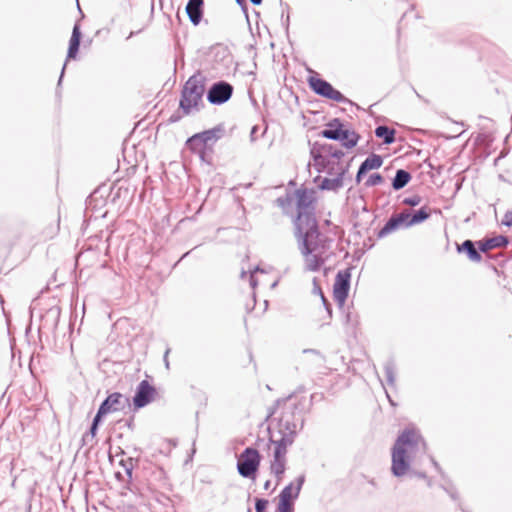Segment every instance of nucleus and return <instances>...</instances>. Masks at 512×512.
<instances>
[{"label": "nucleus", "instance_id": "b1692460", "mask_svg": "<svg viewBox=\"0 0 512 512\" xmlns=\"http://www.w3.org/2000/svg\"><path fill=\"white\" fill-rule=\"evenodd\" d=\"M375 135L383 140L384 144H392L395 141V130L385 125H380L375 129Z\"/></svg>", "mask_w": 512, "mask_h": 512}, {"label": "nucleus", "instance_id": "09e8293b", "mask_svg": "<svg viewBox=\"0 0 512 512\" xmlns=\"http://www.w3.org/2000/svg\"><path fill=\"white\" fill-rule=\"evenodd\" d=\"M270 487V481H266V483L264 484V488L267 490L269 489Z\"/></svg>", "mask_w": 512, "mask_h": 512}, {"label": "nucleus", "instance_id": "f3484780", "mask_svg": "<svg viewBox=\"0 0 512 512\" xmlns=\"http://www.w3.org/2000/svg\"><path fill=\"white\" fill-rule=\"evenodd\" d=\"M305 481V476L300 475L296 479V486L293 487V483H290L287 485L280 493L279 499L285 500V501H292V499H296L299 496V493L301 491L302 485Z\"/></svg>", "mask_w": 512, "mask_h": 512}, {"label": "nucleus", "instance_id": "603ef678", "mask_svg": "<svg viewBox=\"0 0 512 512\" xmlns=\"http://www.w3.org/2000/svg\"><path fill=\"white\" fill-rule=\"evenodd\" d=\"M277 201H278L281 205L283 204V202H282V200H281L280 198H279Z\"/></svg>", "mask_w": 512, "mask_h": 512}, {"label": "nucleus", "instance_id": "49530a36", "mask_svg": "<svg viewBox=\"0 0 512 512\" xmlns=\"http://www.w3.org/2000/svg\"><path fill=\"white\" fill-rule=\"evenodd\" d=\"M250 2L253 4V5H260L262 3V0H250Z\"/></svg>", "mask_w": 512, "mask_h": 512}, {"label": "nucleus", "instance_id": "9b49d317", "mask_svg": "<svg viewBox=\"0 0 512 512\" xmlns=\"http://www.w3.org/2000/svg\"><path fill=\"white\" fill-rule=\"evenodd\" d=\"M409 216H410L409 210H406L404 212H401L399 214L391 216L389 218V220L385 223V225L379 231L378 237L379 238L386 237L390 233H392L402 227H405V228L411 227V225L408 224Z\"/></svg>", "mask_w": 512, "mask_h": 512}, {"label": "nucleus", "instance_id": "c756f323", "mask_svg": "<svg viewBox=\"0 0 512 512\" xmlns=\"http://www.w3.org/2000/svg\"><path fill=\"white\" fill-rule=\"evenodd\" d=\"M103 416H99V414L97 413L93 419V422H92V425H91V428H90V431L89 433H87L84 437H83V440L85 441L89 436L91 438H94L95 435H96V432H97V429H98V425L101 421V418Z\"/></svg>", "mask_w": 512, "mask_h": 512}, {"label": "nucleus", "instance_id": "6ab92c4d", "mask_svg": "<svg viewBox=\"0 0 512 512\" xmlns=\"http://www.w3.org/2000/svg\"><path fill=\"white\" fill-rule=\"evenodd\" d=\"M80 39H81L80 26H79V24L76 23L73 27L72 35H71V38L69 41V48H68V53H67L68 59H72V58L76 57L78 50H79V46H80Z\"/></svg>", "mask_w": 512, "mask_h": 512}, {"label": "nucleus", "instance_id": "7ed1b4c3", "mask_svg": "<svg viewBox=\"0 0 512 512\" xmlns=\"http://www.w3.org/2000/svg\"><path fill=\"white\" fill-rule=\"evenodd\" d=\"M295 406L286 407L278 419V434L279 438L271 435V442L281 446L288 447L293 444L295 436L303 426V419L299 412H296Z\"/></svg>", "mask_w": 512, "mask_h": 512}, {"label": "nucleus", "instance_id": "9d476101", "mask_svg": "<svg viewBox=\"0 0 512 512\" xmlns=\"http://www.w3.org/2000/svg\"><path fill=\"white\" fill-rule=\"evenodd\" d=\"M350 277H351V274H350L349 270L339 271L336 275L334 287H333V295H334V299L340 305H342L345 302V300L348 296V292H349V288H350Z\"/></svg>", "mask_w": 512, "mask_h": 512}, {"label": "nucleus", "instance_id": "0eeeda50", "mask_svg": "<svg viewBox=\"0 0 512 512\" xmlns=\"http://www.w3.org/2000/svg\"><path fill=\"white\" fill-rule=\"evenodd\" d=\"M309 85L311 89L318 95L331 99L339 103H345L348 100L338 90H336L329 82L321 78L310 77Z\"/></svg>", "mask_w": 512, "mask_h": 512}, {"label": "nucleus", "instance_id": "c03bdc74", "mask_svg": "<svg viewBox=\"0 0 512 512\" xmlns=\"http://www.w3.org/2000/svg\"><path fill=\"white\" fill-rule=\"evenodd\" d=\"M429 459H430L431 463L433 464V466L436 468V470L441 472V468H440L438 462L435 461V459L432 456H429Z\"/></svg>", "mask_w": 512, "mask_h": 512}, {"label": "nucleus", "instance_id": "dca6fc26", "mask_svg": "<svg viewBox=\"0 0 512 512\" xmlns=\"http://www.w3.org/2000/svg\"><path fill=\"white\" fill-rule=\"evenodd\" d=\"M204 0H189L186 5V13L194 25H198L203 16Z\"/></svg>", "mask_w": 512, "mask_h": 512}, {"label": "nucleus", "instance_id": "37998d69", "mask_svg": "<svg viewBox=\"0 0 512 512\" xmlns=\"http://www.w3.org/2000/svg\"><path fill=\"white\" fill-rule=\"evenodd\" d=\"M125 425L130 429V430H133L134 429V420L133 418H130L128 420L125 421Z\"/></svg>", "mask_w": 512, "mask_h": 512}, {"label": "nucleus", "instance_id": "6e6552de", "mask_svg": "<svg viewBox=\"0 0 512 512\" xmlns=\"http://www.w3.org/2000/svg\"><path fill=\"white\" fill-rule=\"evenodd\" d=\"M233 93V86L225 81L214 83L207 93V99L211 104L220 105L227 102Z\"/></svg>", "mask_w": 512, "mask_h": 512}, {"label": "nucleus", "instance_id": "f704fd0d", "mask_svg": "<svg viewBox=\"0 0 512 512\" xmlns=\"http://www.w3.org/2000/svg\"><path fill=\"white\" fill-rule=\"evenodd\" d=\"M267 505L268 500L257 498L255 503L256 512H266Z\"/></svg>", "mask_w": 512, "mask_h": 512}, {"label": "nucleus", "instance_id": "c9c22d12", "mask_svg": "<svg viewBox=\"0 0 512 512\" xmlns=\"http://www.w3.org/2000/svg\"><path fill=\"white\" fill-rule=\"evenodd\" d=\"M329 155L331 158L339 160L344 156V153L340 149H333L331 146L329 147Z\"/></svg>", "mask_w": 512, "mask_h": 512}, {"label": "nucleus", "instance_id": "ddd939ff", "mask_svg": "<svg viewBox=\"0 0 512 512\" xmlns=\"http://www.w3.org/2000/svg\"><path fill=\"white\" fill-rule=\"evenodd\" d=\"M273 461L271 463V472L277 477L278 481L282 479V476L286 468V453L287 448L278 444H274Z\"/></svg>", "mask_w": 512, "mask_h": 512}, {"label": "nucleus", "instance_id": "473e14b6", "mask_svg": "<svg viewBox=\"0 0 512 512\" xmlns=\"http://www.w3.org/2000/svg\"><path fill=\"white\" fill-rule=\"evenodd\" d=\"M421 203V197L419 195H413L411 197H407L403 200V204L408 206H417Z\"/></svg>", "mask_w": 512, "mask_h": 512}, {"label": "nucleus", "instance_id": "4468645a", "mask_svg": "<svg viewBox=\"0 0 512 512\" xmlns=\"http://www.w3.org/2000/svg\"><path fill=\"white\" fill-rule=\"evenodd\" d=\"M347 166L339 165L337 168L336 176L333 178H324L319 185L322 190L337 191L343 187V177L347 172Z\"/></svg>", "mask_w": 512, "mask_h": 512}, {"label": "nucleus", "instance_id": "2eb2a0df", "mask_svg": "<svg viewBox=\"0 0 512 512\" xmlns=\"http://www.w3.org/2000/svg\"><path fill=\"white\" fill-rule=\"evenodd\" d=\"M383 159L380 155L371 154L367 157L362 164L360 165L357 175L356 181L359 183L361 181L362 176L367 173L369 170L378 169L382 166Z\"/></svg>", "mask_w": 512, "mask_h": 512}, {"label": "nucleus", "instance_id": "864d4df0", "mask_svg": "<svg viewBox=\"0 0 512 512\" xmlns=\"http://www.w3.org/2000/svg\"><path fill=\"white\" fill-rule=\"evenodd\" d=\"M387 398H390V395L387 394ZM389 401L393 404V402L391 401V399H389Z\"/></svg>", "mask_w": 512, "mask_h": 512}, {"label": "nucleus", "instance_id": "a18cd8bd", "mask_svg": "<svg viewBox=\"0 0 512 512\" xmlns=\"http://www.w3.org/2000/svg\"><path fill=\"white\" fill-rule=\"evenodd\" d=\"M257 130H258L257 126H253L252 129H251L250 137H251L252 141L255 140V135H256Z\"/></svg>", "mask_w": 512, "mask_h": 512}, {"label": "nucleus", "instance_id": "7c9ffc66", "mask_svg": "<svg viewBox=\"0 0 512 512\" xmlns=\"http://www.w3.org/2000/svg\"><path fill=\"white\" fill-rule=\"evenodd\" d=\"M383 181H384V179L380 174L374 173V174H371L369 176V178L366 180L365 186L373 187V186L381 184Z\"/></svg>", "mask_w": 512, "mask_h": 512}, {"label": "nucleus", "instance_id": "cd10ccee", "mask_svg": "<svg viewBox=\"0 0 512 512\" xmlns=\"http://www.w3.org/2000/svg\"><path fill=\"white\" fill-rule=\"evenodd\" d=\"M187 145L190 149L195 151H202L205 148V144L202 141L199 133L193 135L187 140Z\"/></svg>", "mask_w": 512, "mask_h": 512}, {"label": "nucleus", "instance_id": "a878e982", "mask_svg": "<svg viewBox=\"0 0 512 512\" xmlns=\"http://www.w3.org/2000/svg\"><path fill=\"white\" fill-rule=\"evenodd\" d=\"M384 372L389 386L394 387L396 382L395 365L392 361H388L384 365Z\"/></svg>", "mask_w": 512, "mask_h": 512}, {"label": "nucleus", "instance_id": "8fccbe9b", "mask_svg": "<svg viewBox=\"0 0 512 512\" xmlns=\"http://www.w3.org/2000/svg\"><path fill=\"white\" fill-rule=\"evenodd\" d=\"M65 66H66V65H64V66H63V68H62V72H61V76H60V79H59V83L61 82V79H62L63 73H64V71H65Z\"/></svg>", "mask_w": 512, "mask_h": 512}, {"label": "nucleus", "instance_id": "79ce46f5", "mask_svg": "<svg viewBox=\"0 0 512 512\" xmlns=\"http://www.w3.org/2000/svg\"><path fill=\"white\" fill-rule=\"evenodd\" d=\"M169 353H170V348H167L165 353H164V357H163V360H164V363H165V367L167 369H169V360H168Z\"/></svg>", "mask_w": 512, "mask_h": 512}, {"label": "nucleus", "instance_id": "a211bd4d", "mask_svg": "<svg viewBox=\"0 0 512 512\" xmlns=\"http://www.w3.org/2000/svg\"><path fill=\"white\" fill-rule=\"evenodd\" d=\"M343 129V124L338 119H334L327 124V128L321 132V135L324 138L339 141Z\"/></svg>", "mask_w": 512, "mask_h": 512}, {"label": "nucleus", "instance_id": "20e7f679", "mask_svg": "<svg viewBox=\"0 0 512 512\" xmlns=\"http://www.w3.org/2000/svg\"><path fill=\"white\" fill-rule=\"evenodd\" d=\"M204 92L205 78L198 72L186 81L182 89L179 107L183 114L189 115L200 110Z\"/></svg>", "mask_w": 512, "mask_h": 512}, {"label": "nucleus", "instance_id": "de8ad7c7", "mask_svg": "<svg viewBox=\"0 0 512 512\" xmlns=\"http://www.w3.org/2000/svg\"><path fill=\"white\" fill-rule=\"evenodd\" d=\"M247 275H248V273H247L246 271L242 270V272H241V278H242V279H244V278H246V277H247Z\"/></svg>", "mask_w": 512, "mask_h": 512}, {"label": "nucleus", "instance_id": "ea45409f", "mask_svg": "<svg viewBox=\"0 0 512 512\" xmlns=\"http://www.w3.org/2000/svg\"><path fill=\"white\" fill-rule=\"evenodd\" d=\"M316 290H317V292L320 294L321 299H322V302H323L324 306L326 307V309H327V311H328L329 315H331V310L329 309V303H328V302H327V300L324 298V296H323V294H322V292H321L320 288H317Z\"/></svg>", "mask_w": 512, "mask_h": 512}, {"label": "nucleus", "instance_id": "58836bf2", "mask_svg": "<svg viewBox=\"0 0 512 512\" xmlns=\"http://www.w3.org/2000/svg\"><path fill=\"white\" fill-rule=\"evenodd\" d=\"M446 492L450 495L453 500L457 499V491L453 486L445 487Z\"/></svg>", "mask_w": 512, "mask_h": 512}, {"label": "nucleus", "instance_id": "4be33fe9", "mask_svg": "<svg viewBox=\"0 0 512 512\" xmlns=\"http://www.w3.org/2000/svg\"><path fill=\"white\" fill-rule=\"evenodd\" d=\"M340 137L341 139H339V141L341 142L342 146L347 149L355 147L359 140V135L355 131L348 129H343Z\"/></svg>", "mask_w": 512, "mask_h": 512}, {"label": "nucleus", "instance_id": "e433bc0d", "mask_svg": "<svg viewBox=\"0 0 512 512\" xmlns=\"http://www.w3.org/2000/svg\"><path fill=\"white\" fill-rule=\"evenodd\" d=\"M258 271H261L259 267H256L254 270L249 271V282L252 288H255L257 286V280L254 274Z\"/></svg>", "mask_w": 512, "mask_h": 512}, {"label": "nucleus", "instance_id": "3c124183", "mask_svg": "<svg viewBox=\"0 0 512 512\" xmlns=\"http://www.w3.org/2000/svg\"><path fill=\"white\" fill-rule=\"evenodd\" d=\"M239 4L243 3L244 0H236Z\"/></svg>", "mask_w": 512, "mask_h": 512}, {"label": "nucleus", "instance_id": "1a4fd4ad", "mask_svg": "<svg viewBox=\"0 0 512 512\" xmlns=\"http://www.w3.org/2000/svg\"><path fill=\"white\" fill-rule=\"evenodd\" d=\"M129 405V399L121 393L114 392L110 394L100 405L98 409L99 416H104L112 412L121 411Z\"/></svg>", "mask_w": 512, "mask_h": 512}, {"label": "nucleus", "instance_id": "aec40b11", "mask_svg": "<svg viewBox=\"0 0 512 512\" xmlns=\"http://www.w3.org/2000/svg\"><path fill=\"white\" fill-rule=\"evenodd\" d=\"M508 244V240L505 236L499 235L484 241L479 242V250L487 252L493 248L503 247Z\"/></svg>", "mask_w": 512, "mask_h": 512}, {"label": "nucleus", "instance_id": "bb28decb", "mask_svg": "<svg viewBox=\"0 0 512 512\" xmlns=\"http://www.w3.org/2000/svg\"><path fill=\"white\" fill-rule=\"evenodd\" d=\"M311 155L314 160V165L318 167V171H321L322 169H325L330 165V160L322 156L321 154L316 153L314 149L311 150Z\"/></svg>", "mask_w": 512, "mask_h": 512}, {"label": "nucleus", "instance_id": "423d86ee", "mask_svg": "<svg viewBox=\"0 0 512 512\" xmlns=\"http://www.w3.org/2000/svg\"><path fill=\"white\" fill-rule=\"evenodd\" d=\"M260 464L259 452L251 447L246 448L239 456L237 469L245 478H254Z\"/></svg>", "mask_w": 512, "mask_h": 512}, {"label": "nucleus", "instance_id": "2f4dec72", "mask_svg": "<svg viewBox=\"0 0 512 512\" xmlns=\"http://www.w3.org/2000/svg\"><path fill=\"white\" fill-rule=\"evenodd\" d=\"M120 464L123 466L125 473L127 474L129 480L132 479V472L135 466V462L133 458H129L127 461L122 460Z\"/></svg>", "mask_w": 512, "mask_h": 512}, {"label": "nucleus", "instance_id": "f257e3e1", "mask_svg": "<svg viewBox=\"0 0 512 512\" xmlns=\"http://www.w3.org/2000/svg\"><path fill=\"white\" fill-rule=\"evenodd\" d=\"M298 248L307 271L316 272L325 264L332 240L321 233L317 221L295 226Z\"/></svg>", "mask_w": 512, "mask_h": 512}, {"label": "nucleus", "instance_id": "72a5a7b5", "mask_svg": "<svg viewBox=\"0 0 512 512\" xmlns=\"http://www.w3.org/2000/svg\"><path fill=\"white\" fill-rule=\"evenodd\" d=\"M278 512H292V503L279 499Z\"/></svg>", "mask_w": 512, "mask_h": 512}, {"label": "nucleus", "instance_id": "39448f33", "mask_svg": "<svg viewBox=\"0 0 512 512\" xmlns=\"http://www.w3.org/2000/svg\"><path fill=\"white\" fill-rule=\"evenodd\" d=\"M297 197V218L295 220V226L315 222L314 216V195L312 191L306 189H299L296 191Z\"/></svg>", "mask_w": 512, "mask_h": 512}, {"label": "nucleus", "instance_id": "5701e85b", "mask_svg": "<svg viewBox=\"0 0 512 512\" xmlns=\"http://www.w3.org/2000/svg\"><path fill=\"white\" fill-rule=\"evenodd\" d=\"M410 180L411 174L408 171L404 169H398L392 181V187L394 190H400L404 188Z\"/></svg>", "mask_w": 512, "mask_h": 512}, {"label": "nucleus", "instance_id": "c85d7f7f", "mask_svg": "<svg viewBox=\"0 0 512 512\" xmlns=\"http://www.w3.org/2000/svg\"><path fill=\"white\" fill-rule=\"evenodd\" d=\"M202 141L204 142L205 146L211 142H214L218 136H217V130H206L204 132L199 133Z\"/></svg>", "mask_w": 512, "mask_h": 512}, {"label": "nucleus", "instance_id": "f03ea898", "mask_svg": "<svg viewBox=\"0 0 512 512\" xmlns=\"http://www.w3.org/2000/svg\"><path fill=\"white\" fill-rule=\"evenodd\" d=\"M427 453V445L414 427L404 429L392 447L391 472L395 477L407 475L419 458Z\"/></svg>", "mask_w": 512, "mask_h": 512}, {"label": "nucleus", "instance_id": "412c9836", "mask_svg": "<svg viewBox=\"0 0 512 512\" xmlns=\"http://www.w3.org/2000/svg\"><path fill=\"white\" fill-rule=\"evenodd\" d=\"M458 252H465L468 258L473 262H480L482 257L479 251L475 248L474 242L465 240L460 246L457 247Z\"/></svg>", "mask_w": 512, "mask_h": 512}, {"label": "nucleus", "instance_id": "393cba45", "mask_svg": "<svg viewBox=\"0 0 512 512\" xmlns=\"http://www.w3.org/2000/svg\"><path fill=\"white\" fill-rule=\"evenodd\" d=\"M430 209L428 207H422L418 211H416L414 214L410 213L409 216V225L414 226L417 224H420L427 220L430 217Z\"/></svg>", "mask_w": 512, "mask_h": 512}, {"label": "nucleus", "instance_id": "4c0bfd02", "mask_svg": "<svg viewBox=\"0 0 512 512\" xmlns=\"http://www.w3.org/2000/svg\"><path fill=\"white\" fill-rule=\"evenodd\" d=\"M502 224L508 227L512 226V210H509L505 213L502 219Z\"/></svg>", "mask_w": 512, "mask_h": 512}, {"label": "nucleus", "instance_id": "f8f14e48", "mask_svg": "<svg viewBox=\"0 0 512 512\" xmlns=\"http://www.w3.org/2000/svg\"><path fill=\"white\" fill-rule=\"evenodd\" d=\"M154 394V387L151 386L147 380L141 381L133 397V404L135 408L138 409L148 405L152 401Z\"/></svg>", "mask_w": 512, "mask_h": 512}, {"label": "nucleus", "instance_id": "a19ab883", "mask_svg": "<svg viewBox=\"0 0 512 512\" xmlns=\"http://www.w3.org/2000/svg\"><path fill=\"white\" fill-rule=\"evenodd\" d=\"M407 474H411L419 478H426V474L424 472L413 470L412 467L410 468V471Z\"/></svg>", "mask_w": 512, "mask_h": 512}]
</instances>
